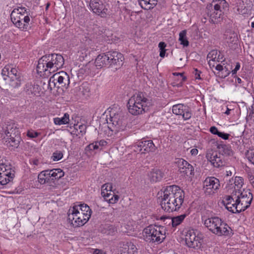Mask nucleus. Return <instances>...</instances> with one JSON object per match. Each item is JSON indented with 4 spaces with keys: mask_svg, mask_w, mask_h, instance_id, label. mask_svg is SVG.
<instances>
[{
    "mask_svg": "<svg viewBox=\"0 0 254 254\" xmlns=\"http://www.w3.org/2000/svg\"><path fill=\"white\" fill-rule=\"evenodd\" d=\"M184 197V191L178 186H167L163 192L161 207L165 211L169 212L178 211L182 205Z\"/></svg>",
    "mask_w": 254,
    "mask_h": 254,
    "instance_id": "obj_1",
    "label": "nucleus"
},
{
    "mask_svg": "<svg viewBox=\"0 0 254 254\" xmlns=\"http://www.w3.org/2000/svg\"><path fill=\"white\" fill-rule=\"evenodd\" d=\"M64 59L60 54H51L42 57L37 65V72L42 75H47L58 71L64 64Z\"/></svg>",
    "mask_w": 254,
    "mask_h": 254,
    "instance_id": "obj_2",
    "label": "nucleus"
},
{
    "mask_svg": "<svg viewBox=\"0 0 254 254\" xmlns=\"http://www.w3.org/2000/svg\"><path fill=\"white\" fill-rule=\"evenodd\" d=\"M150 105L148 99L144 93L139 92L132 96L127 102L128 112L133 115L142 114L148 110Z\"/></svg>",
    "mask_w": 254,
    "mask_h": 254,
    "instance_id": "obj_3",
    "label": "nucleus"
},
{
    "mask_svg": "<svg viewBox=\"0 0 254 254\" xmlns=\"http://www.w3.org/2000/svg\"><path fill=\"white\" fill-rule=\"evenodd\" d=\"M30 10L25 7L14 8L11 13L10 17L16 27L22 31H28L31 28V22L29 17Z\"/></svg>",
    "mask_w": 254,
    "mask_h": 254,
    "instance_id": "obj_4",
    "label": "nucleus"
},
{
    "mask_svg": "<svg viewBox=\"0 0 254 254\" xmlns=\"http://www.w3.org/2000/svg\"><path fill=\"white\" fill-rule=\"evenodd\" d=\"M165 230L163 226L150 225L143 229V233L146 241L159 244L166 238Z\"/></svg>",
    "mask_w": 254,
    "mask_h": 254,
    "instance_id": "obj_5",
    "label": "nucleus"
},
{
    "mask_svg": "<svg viewBox=\"0 0 254 254\" xmlns=\"http://www.w3.org/2000/svg\"><path fill=\"white\" fill-rule=\"evenodd\" d=\"M89 215H84L78 209L70 207L68 212V220L74 227L84 225L89 220Z\"/></svg>",
    "mask_w": 254,
    "mask_h": 254,
    "instance_id": "obj_6",
    "label": "nucleus"
},
{
    "mask_svg": "<svg viewBox=\"0 0 254 254\" xmlns=\"http://www.w3.org/2000/svg\"><path fill=\"white\" fill-rule=\"evenodd\" d=\"M110 117L107 120L109 128L112 131L118 132L123 130L125 127V123H123V117L121 112L117 113L111 112Z\"/></svg>",
    "mask_w": 254,
    "mask_h": 254,
    "instance_id": "obj_7",
    "label": "nucleus"
},
{
    "mask_svg": "<svg viewBox=\"0 0 254 254\" xmlns=\"http://www.w3.org/2000/svg\"><path fill=\"white\" fill-rule=\"evenodd\" d=\"M237 192L239 198L238 208L244 211L250 206L253 195L249 190H243V191Z\"/></svg>",
    "mask_w": 254,
    "mask_h": 254,
    "instance_id": "obj_8",
    "label": "nucleus"
},
{
    "mask_svg": "<svg viewBox=\"0 0 254 254\" xmlns=\"http://www.w3.org/2000/svg\"><path fill=\"white\" fill-rule=\"evenodd\" d=\"M185 242L189 248L196 250L200 249L202 245V239L196 235L194 230L188 231L185 235Z\"/></svg>",
    "mask_w": 254,
    "mask_h": 254,
    "instance_id": "obj_9",
    "label": "nucleus"
},
{
    "mask_svg": "<svg viewBox=\"0 0 254 254\" xmlns=\"http://www.w3.org/2000/svg\"><path fill=\"white\" fill-rule=\"evenodd\" d=\"M219 180L213 177H207L203 182V190L206 195L215 193L220 187Z\"/></svg>",
    "mask_w": 254,
    "mask_h": 254,
    "instance_id": "obj_10",
    "label": "nucleus"
},
{
    "mask_svg": "<svg viewBox=\"0 0 254 254\" xmlns=\"http://www.w3.org/2000/svg\"><path fill=\"white\" fill-rule=\"evenodd\" d=\"M14 177V171L10 166L3 164L0 165V185H6L13 180Z\"/></svg>",
    "mask_w": 254,
    "mask_h": 254,
    "instance_id": "obj_11",
    "label": "nucleus"
},
{
    "mask_svg": "<svg viewBox=\"0 0 254 254\" xmlns=\"http://www.w3.org/2000/svg\"><path fill=\"white\" fill-rule=\"evenodd\" d=\"M89 6L94 13L102 17H105L108 13V8L100 0H90Z\"/></svg>",
    "mask_w": 254,
    "mask_h": 254,
    "instance_id": "obj_12",
    "label": "nucleus"
},
{
    "mask_svg": "<svg viewBox=\"0 0 254 254\" xmlns=\"http://www.w3.org/2000/svg\"><path fill=\"white\" fill-rule=\"evenodd\" d=\"M64 173L61 169L46 170V184L50 186L56 184L55 182L64 176Z\"/></svg>",
    "mask_w": 254,
    "mask_h": 254,
    "instance_id": "obj_13",
    "label": "nucleus"
},
{
    "mask_svg": "<svg viewBox=\"0 0 254 254\" xmlns=\"http://www.w3.org/2000/svg\"><path fill=\"white\" fill-rule=\"evenodd\" d=\"M124 56L117 51L110 52L109 67L114 70L119 69L123 64Z\"/></svg>",
    "mask_w": 254,
    "mask_h": 254,
    "instance_id": "obj_14",
    "label": "nucleus"
},
{
    "mask_svg": "<svg viewBox=\"0 0 254 254\" xmlns=\"http://www.w3.org/2000/svg\"><path fill=\"white\" fill-rule=\"evenodd\" d=\"M206 158L214 167L219 168L225 165L222 155L216 151H211L207 152Z\"/></svg>",
    "mask_w": 254,
    "mask_h": 254,
    "instance_id": "obj_15",
    "label": "nucleus"
},
{
    "mask_svg": "<svg viewBox=\"0 0 254 254\" xmlns=\"http://www.w3.org/2000/svg\"><path fill=\"white\" fill-rule=\"evenodd\" d=\"M221 221L222 219L218 217H211L204 220V225L213 234H218L219 229L217 228Z\"/></svg>",
    "mask_w": 254,
    "mask_h": 254,
    "instance_id": "obj_16",
    "label": "nucleus"
},
{
    "mask_svg": "<svg viewBox=\"0 0 254 254\" xmlns=\"http://www.w3.org/2000/svg\"><path fill=\"white\" fill-rule=\"evenodd\" d=\"M18 128L13 123H7L2 128V135L3 137H10L13 135H19Z\"/></svg>",
    "mask_w": 254,
    "mask_h": 254,
    "instance_id": "obj_17",
    "label": "nucleus"
},
{
    "mask_svg": "<svg viewBox=\"0 0 254 254\" xmlns=\"http://www.w3.org/2000/svg\"><path fill=\"white\" fill-rule=\"evenodd\" d=\"M176 163L178 165L179 171L180 173L189 176L192 175L193 171V168L191 165L189 164L187 161L182 158L178 159Z\"/></svg>",
    "mask_w": 254,
    "mask_h": 254,
    "instance_id": "obj_18",
    "label": "nucleus"
},
{
    "mask_svg": "<svg viewBox=\"0 0 254 254\" xmlns=\"http://www.w3.org/2000/svg\"><path fill=\"white\" fill-rule=\"evenodd\" d=\"M110 52L99 55L95 59V64L98 68L109 67Z\"/></svg>",
    "mask_w": 254,
    "mask_h": 254,
    "instance_id": "obj_19",
    "label": "nucleus"
},
{
    "mask_svg": "<svg viewBox=\"0 0 254 254\" xmlns=\"http://www.w3.org/2000/svg\"><path fill=\"white\" fill-rule=\"evenodd\" d=\"M120 251V254H138L137 248L131 242L124 243Z\"/></svg>",
    "mask_w": 254,
    "mask_h": 254,
    "instance_id": "obj_20",
    "label": "nucleus"
},
{
    "mask_svg": "<svg viewBox=\"0 0 254 254\" xmlns=\"http://www.w3.org/2000/svg\"><path fill=\"white\" fill-rule=\"evenodd\" d=\"M5 144L9 147L17 148L21 141V137L19 135H13L10 137H3Z\"/></svg>",
    "mask_w": 254,
    "mask_h": 254,
    "instance_id": "obj_21",
    "label": "nucleus"
},
{
    "mask_svg": "<svg viewBox=\"0 0 254 254\" xmlns=\"http://www.w3.org/2000/svg\"><path fill=\"white\" fill-rule=\"evenodd\" d=\"M57 82L62 87H65L70 83L69 75L64 71H61L55 74Z\"/></svg>",
    "mask_w": 254,
    "mask_h": 254,
    "instance_id": "obj_22",
    "label": "nucleus"
},
{
    "mask_svg": "<svg viewBox=\"0 0 254 254\" xmlns=\"http://www.w3.org/2000/svg\"><path fill=\"white\" fill-rule=\"evenodd\" d=\"M164 173L158 168H154L148 174L149 178L151 182L160 181L164 177Z\"/></svg>",
    "mask_w": 254,
    "mask_h": 254,
    "instance_id": "obj_23",
    "label": "nucleus"
},
{
    "mask_svg": "<svg viewBox=\"0 0 254 254\" xmlns=\"http://www.w3.org/2000/svg\"><path fill=\"white\" fill-rule=\"evenodd\" d=\"M220 226L218 225V234H215L218 236H230L232 233L231 228L228 225L222 220Z\"/></svg>",
    "mask_w": 254,
    "mask_h": 254,
    "instance_id": "obj_24",
    "label": "nucleus"
},
{
    "mask_svg": "<svg viewBox=\"0 0 254 254\" xmlns=\"http://www.w3.org/2000/svg\"><path fill=\"white\" fill-rule=\"evenodd\" d=\"M72 208H75V209H77L79 211V212H82V214H84V215H89V218H90L91 217L92 211L90 207L86 204H80L78 205H75Z\"/></svg>",
    "mask_w": 254,
    "mask_h": 254,
    "instance_id": "obj_25",
    "label": "nucleus"
},
{
    "mask_svg": "<svg viewBox=\"0 0 254 254\" xmlns=\"http://www.w3.org/2000/svg\"><path fill=\"white\" fill-rule=\"evenodd\" d=\"M225 204L233 203L236 204L239 202V198L238 192L237 191H233L231 195H227L226 196L225 200H224Z\"/></svg>",
    "mask_w": 254,
    "mask_h": 254,
    "instance_id": "obj_26",
    "label": "nucleus"
},
{
    "mask_svg": "<svg viewBox=\"0 0 254 254\" xmlns=\"http://www.w3.org/2000/svg\"><path fill=\"white\" fill-rule=\"evenodd\" d=\"M143 143L144 151H142V153H145L147 152L150 151L153 152L156 150V147L152 140H144Z\"/></svg>",
    "mask_w": 254,
    "mask_h": 254,
    "instance_id": "obj_27",
    "label": "nucleus"
},
{
    "mask_svg": "<svg viewBox=\"0 0 254 254\" xmlns=\"http://www.w3.org/2000/svg\"><path fill=\"white\" fill-rule=\"evenodd\" d=\"M183 110L182 113L180 114L179 116H181L183 118L184 120H188L191 117L192 112L190 109L187 106L183 105Z\"/></svg>",
    "mask_w": 254,
    "mask_h": 254,
    "instance_id": "obj_28",
    "label": "nucleus"
},
{
    "mask_svg": "<svg viewBox=\"0 0 254 254\" xmlns=\"http://www.w3.org/2000/svg\"><path fill=\"white\" fill-rule=\"evenodd\" d=\"M186 214L172 217V227H176L181 224L187 216Z\"/></svg>",
    "mask_w": 254,
    "mask_h": 254,
    "instance_id": "obj_29",
    "label": "nucleus"
},
{
    "mask_svg": "<svg viewBox=\"0 0 254 254\" xmlns=\"http://www.w3.org/2000/svg\"><path fill=\"white\" fill-rule=\"evenodd\" d=\"M238 204L239 202L238 203L236 202V204L230 203V204H226V208L228 211L233 213H240L242 211V210H240V208H238Z\"/></svg>",
    "mask_w": 254,
    "mask_h": 254,
    "instance_id": "obj_30",
    "label": "nucleus"
},
{
    "mask_svg": "<svg viewBox=\"0 0 254 254\" xmlns=\"http://www.w3.org/2000/svg\"><path fill=\"white\" fill-rule=\"evenodd\" d=\"M69 122V115L67 114H64L63 117L56 118L54 119V123L56 125H65L68 123Z\"/></svg>",
    "mask_w": 254,
    "mask_h": 254,
    "instance_id": "obj_31",
    "label": "nucleus"
},
{
    "mask_svg": "<svg viewBox=\"0 0 254 254\" xmlns=\"http://www.w3.org/2000/svg\"><path fill=\"white\" fill-rule=\"evenodd\" d=\"M187 32L186 30L182 31L179 34V41L181 44L183 45L184 47L189 46V42L186 37Z\"/></svg>",
    "mask_w": 254,
    "mask_h": 254,
    "instance_id": "obj_32",
    "label": "nucleus"
},
{
    "mask_svg": "<svg viewBox=\"0 0 254 254\" xmlns=\"http://www.w3.org/2000/svg\"><path fill=\"white\" fill-rule=\"evenodd\" d=\"M234 190L237 191H241V188L243 185V179L242 177H236L234 181Z\"/></svg>",
    "mask_w": 254,
    "mask_h": 254,
    "instance_id": "obj_33",
    "label": "nucleus"
},
{
    "mask_svg": "<svg viewBox=\"0 0 254 254\" xmlns=\"http://www.w3.org/2000/svg\"><path fill=\"white\" fill-rule=\"evenodd\" d=\"M9 81V85L13 88H16L19 87L21 84V77L17 76L15 78L9 79L7 80Z\"/></svg>",
    "mask_w": 254,
    "mask_h": 254,
    "instance_id": "obj_34",
    "label": "nucleus"
},
{
    "mask_svg": "<svg viewBox=\"0 0 254 254\" xmlns=\"http://www.w3.org/2000/svg\"><path fill=\"white\" fill-rule=\"evenodd\" d=\"M219 56L220 55L218 56V52L216 50H212L211 52H210L207 55V58L209 59V65H211V61L214 62L216 61V60L220 59Z\"/></svg>",
    "mask_w": 254,
    "mask_h": 254,
    "instance_id": "obj_35",
    "label": "nucleus"
},
{
    "mask_svg": "<svg viewBox=\"0 0 254 254\" xmlns=\"http://www.w3.org/2000/svg\"><path fill=\"white\" fill-rule=\"evenodd\" d=\"M136 6V2L132 0H129L125 3L124 9L128 12L131 11Z\"/></svg>",
    "mask_w": 254,
    "mask_h": 254,
    "instance_id": "obj_36",
    "label": "nucleus"
},
{
    "mask_svg": "<svg viewBox=\"0 0 254 254\" xmlns=\"http://www.w3.org/2000/svg\"><path fill=\"white\" fill-rule=\"evenodd\" d=\"M183 105L182 104H178L173 106L172 112L174 114L179 116L180 114L182 113Z\"/></svg>",
    "mask_w": 254,
    "mask_h": 254,
    "instance_id": "obj_37",
    "label": "nucleus"
},
{
    "mask_svg": "<svg viewBox=\"0 0 254 254\" xmlns=\"http://www.w3.org/2000/svg\"><path fill=\"white\" fill-rule=\"evenodd\" d=\"M105 229V231L104 233L110 235H113L117 231L116 228L114 226L110 225H106Z\"/></svg>",
    "mask_w": 254,
    "mask_h": 254,
    "instance_id": "obj_38",
    "label": "nucleus"
},
{
    "mask_svg": "<svg viewBox=\"0 0 254 254\" xmlns=\"http://www.w3.org/2000/svg\"><path fill=\"white\" fill-rule=\"evenodd\" d=\"M222 13V10L214 11L212 13H210V17L216 20V22H218L220 21L219 19L221 18ZM212 20H213V19Z\"/></svg>",
    "mask_w": 254,
    "mask_h": 254,
    "instance_id": "obj_39",
    "label": "nucleus"
},
{
    "mask_svg": "<svg viewBox=\"0 0 254 254\" xmlns=\"http://www.w3.org/2000/svg\"><path fill=\"white\" fill-rule=\"evenodd\" d=\"M222 154L226 156H231L233 155V151L231 148L226 145L222 146Z\"/></svg>",
    "mask_w": 254,
    "mask_h": 254,
    "instance_id": "obj_40",
    "label": "nucleus"
},
{
    "mask_svg": "<svg viewBox=\"0 0 254 254\" xmlns=\"http://www.w3.org/2000/svg\"><path fill=\"white\" fill-rule=\"evenodd\" d=\"M46 170L43 171L38 176L39 183L41 185L46 184Z\"/></svg>",
    "mask_w": 254,
    "mask_h": 254,
    "instance_id": "obj_41",
    "label": "nucleus"
},
{
    "mask_svg": "<svg viewBox=\"0 0 254 254\" xmlns=\"http://www.w3.org/2000/svg\"><path fill=\"white\" fill-rule=\"evenodd\" d=\"M35 89V86H33L31 84L28 83L26 85V92L29 95L33 94L35 95L34 90Z\"/></svg>",
    "mask_w": 254,
    "mask_h": 254,
    "instance_id": "obj_42",
    "label": "nucleus"
},
{
    "mask_svg": "<svg viewBox=\"0 0 254 254\" xmlns=\"http://www.w3.org/2000/svg\"><path fill=\"white\" fill-rule=\"evenodd\" d=\"M17 76H19V73L17 69L11 66L10 72H9V75H8L9 79L15 78V77Z\"/></svg>",
    "mask_w": 254,
    "mask_h": 254,
    "instance_id": "obj_43",
    "label": "nucleus"
},
{
    "mask_svg": "<svg viewBox=\"0 0 254 254\" xmlns=\"http://www.w3.org/2000/svg\"><path fill=\"white\" fill-rule=\"evenodd\" d=\"M246 155L250 162L254 165V149L248 150Z\"/></svg>",
    "mask_w": 254,
    "mask_h": 254,
    "instance_id": "obj_44",
    "label": "nucleus"
},
{
    "mask_svg": "<svg viewBox=\"0 0 254 254\" xmlns=\"http://www.w3.org/2000/svg\"><path fill=\"white\" fill-rule=\"evenodd\" d=\"M63 157V152L59 150H57L53 154V160L55 161H59Z\"/></svg>",
    "mask_w": 254,
    "mask_h": 254,
    "instance_id": "obj_45",
    "label": "nucleus"
},
{
    "mask_svg": "<svg viewBox=\"0 0 254 254\" xmlns=\"http://www.w3.org/2000/svg\"><path fill=\"white\" fill-rule=\"evenodd\" d=\"M143 141L136 143V144L133 146L134 151H140L142 153V151H144V147H143Z\"/></svg>",
    "mask_w": 254,
    "mask_h": 254,
    "instance_id": "obj_46",
    "label": "nucleus"
},
{
    "mask_svg": "<svg viewBox=\"0 0 254 254\" xmlns=\"http://www.w3.org/2000/svg\"><path fill=\"white\" fill-rule=\"evenodd\" d=\"M86 127L85 125H81L78 126L76 128L75 132L74 134H76V135H78L80 133L82 135L83 134L85 133Z\"/></svg>",
    "mask_w": 254,
    "mask_h": 254,
    "instance_id": "obj_47",
    "label": "nucleus"
},
{
    "mask_svg": "<svg viewBox=\"0 0 254 254\" xmlns=\"http://www.w3.org/2000/svg\"><path fill=\"white\" fill-rule=\"evenodd\" d=\"M57 81L56 78L55 77V74H54L52 77H50L49 81V87L51 90L53 88H55L56 86Z\"/></svg>",
    "mask_w": 254,
    "mask_h": 254,
    "instance_id": "obj_48",
    "label": "nucleus"
},
{
    "mask_svg": "<svg viewBox=\"0 0 254 254\" xmlns=\"http://www.w3.org/2000/svg\"><path fill=\"white\" fill-rule=\"evenodd\" d=\"M164 223V224L167 226L172 225V218L170 217H167L165 216H161L160 219Z\"/></svg>",
    "mask_w": 254,
    "mask_h": 254,
    "instance_id": "obj_49",
    "label": "nucleus"
},
{
    "mask_svg": "<svg viewBox=\"0 0 254 254\" xmlns=\"http://www.w3.org/2000/svg\"><path fill=\"white\" fill-rule=\"evenodd\" d=\"M1 75L3 77V79L4 80H7L9 79L8 75H9L8 68L7 67H4L1 71Z\"/></svg>",
    "mask_w": 254,
    "mask_h": 254,
    "instance_id": "obj_50",
    "label": "nucleus"
},
{
    "mask_svg": "<svg viewBox=\"0 0 254 254\" xmlns=\"http://www.w3.org/2000/svg\"><path fill=\"white\" fill-rule=\"evenodd\" d=\"M225 4L226 6H227V3L225 0H221L219 3L216 4L214 6V11H218L222 10L221 9V4Z\"/></svg>",
    "mask_w": 254,
    "mask_h": 254,
    "instance_id": "obj_51",
    "label": "nucleus"
},
{
    "mask_svg": "<svg viewBox=\"0 0 254 254\" xmlns=\"http://www.w3.org/2000/svg\"><path fill=\"white\" fill-rule=\"evenodd\" d=\"M102 189L103 190H106V191L108 192L110 191V192H111L112 191L113 185L110 183L105 184L102 186Z\"/></svg>",
    "mask_w": 254,
    "mask_h": 254,
    "instance_id": "obj_52",
    "label": "nucleus"
},
{
    "mask_svg": "<svg viewBox=\"0 0 254 254\" xmlns=\"http://www.w3.org/2000/svg\"><path fill=\"white\" fill-rule=\"evenodd\" d=\"M87 148L90 150L97 149L99 148L98 143L95 142V143H91L87 146Z\"/></svg>",
    "mask_w": 254,
    "mask_h": 254,
    "instance_id": "obj_53",
    "label": "nucleus"
},
{
    "mask_svg": "<svg viewBox=\"0 0 254 254\" xmlns=\"http://www.w3.org/2000/svg\"><path fill=\"white\" fill-rule=\"evenodd\" d=\"M201 71L198 70L197 68H194V71H193V73L194 75V78L196 79H201L200 77Z\"/></svg>",
    "mask_w": 254,
    "mask_h": 254,
    "instance_id": "obj_54",
    "label": "nucleus"
},
{
    "mask_svg": "<svg viewBox=\"0 0 254 254\" xmlns=\"http://www.w3.org/2000/svg\"><path fill=\"white\" fill-rule=\"evenodd\" d=\"M157 0H149V5L147 7H144L145 9L153 8L157 4Z\"/></svg>",
    "mask_w": 254,
    "mask_h": 254,
    "instance_id": "obj_55",
    "label": "nucleus"
},
{
    "mask_svg": "<svg viewBox=\"0 0 254 254\" xmlns=\"http://www.w3.org/2000/svg\"><path fill=\"white\" fill-rule=\"evenodd\" d=\"M219 137L225 139V140H226V139H228L229 138V137L230 136V134H228V133H224V132H220L218 133V135H217Z\"/></svg>",
    "mask_w": 254,
    "mask_h": 254,
    "instance_id": "obj_56",
    "label": "nucleus"
},
{
    "mask_svg": "<svg viewBox=\"0 0 254 254\" xmlns=\"http://www.w3.org/2000/svg\"><path fill=\"white\" fill-rule=\"evenodd\" d=\"M38 135V133L37 132L34 131H28L27 132V136L31 138L36 137Z\"/></svg>",
    "mask_w": 254,
    "mask_h": 254,
    "instance_id": "obj_57",
    "label": "nucleus"
},
{
    "mask_svg": "<svg viewBox=\"0 0 254 254\" xmlns=\"http://www.w3.org/2000/svg\"><path fill=\"white\" fill-rule=\"evenodd\" d=\"M101 194L105 199H107L111 195V192H108V191H106V190H103V189H102Z\"/></svg>",
    "mask_w": 254,
    "mask_h": 254,
    "instance_id": "obj_58",
    "label": "nucleus"
},
{
    "mask_svg": "<svg viewBox=\"0 0 254 254\" xmlns=\"http://www.w3.org/2000/svg\"><path fill=\"white\" fill-rule=\"evenodd\" d=\"M248 178L250 183L254 188V176L252 174H249L248 175Z\"/></svg>",
    "mask_w": 254,
    "mask_h": 254,
    "instance_id": "obj_59",
    "label": "nucleus"
},
{
    "mask_svg": "<svg viewBox=\"0 0 254 254\" xmlns=\"http://www.w3.org/2000/svg\"><path fill=\"white\" fill-rule=\"evenodd\" d=\"M210 132L213 134L218 135L219 131L218 130L217 127H211L209 129Z\"/></svg>",
    "mask_w": 254,
    "mask_h": 254,
    "instance_id": "obj_60",
    "label": "nucleus"
},
{
    "mask_svg": "<svg viewBox=\"0 0 254 254\" xmlns=\"http://www.w3.org/2000/svg\"><path fill=\"white\" fill-rule=\"evenodd\" d=\"M158 47L159 48L160 51L166 50L165 48L166 47V44L165 43V42H161L159 43Z\"/></svg>",
    "mask_w": 254,
    "mask_h": 254,
    "instance_id": "obj_61",
    "label": "nucleus"
},
{
    "mask_svg": "<svg viewBox=\"0 0 254 254\" xmlns=\"http://www.w3.org/2000/svg\"><path fill=\"white\" fill-rule=\"evenodd\" d=\"M240 68V64L239 63H236V66L234 68V69H233L232 71V74H236L237 71L238 70H239Z\"/></svg>",
    "mask_w": 254,
    "mask_h": 254,
    "instance_id": "obj_62",
    "label": "nucleus"
},
{
    "mask_svg": "<svg viewBox=\"0 0 254 254\" xmlns=\"http://www.w3.org/2000/svg\"><path fill=\"white\" fill-rule=\"evenodd\" d=\"M96 143H98V146H104L107 145V142L104 140H101L100 141H97Z\"/></svg>",
    "mask_w": 254,
    "mask_h": 254,
    "instance_id": "obj_63",
    "label": "nucleus"
},
{
    "mask_svg": "<svg viewBox=\"0 0 254 254\" xmlns=\"http://www.w3.org/2000/svg\"><path fill=\"white\" fill-rule=\"evenodd\" d=\"M93 254H106L103 251H102L101 250H100L98 249H96L94 251Z\"/></svg>",
    "mask_w": 254,
    "mask_h": 254,
    "instance_id": "obj_64",
    "label": "nucleus"
}]
</instances>
